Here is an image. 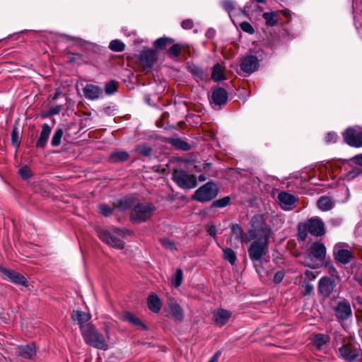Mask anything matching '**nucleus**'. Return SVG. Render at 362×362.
I'll return each instance as SVG.
<instances>
[{
    "label": "nucleus",
    "mask_w": 362,
    "mask_h": 362,
    "mask_svg": "<svg viewBox=\"0 0 362 362\" xmlns=\"http://www.w3.org/2000/svg\"><path fill=\"white\" fill-rule=\"evenodd\" d=\"M221 6L228 13H230L231 11H233L235 8V4L231 0H224V1H223L221 2Z\"/></svg>",
    "instance_id": "a18cd8bd"
},
{
    "label": "nucleus",
    "mask_w": 362,
    "mask_h": 362,
    "mask_svg": "<svg viewBox=\"0 0 362 362\" xmlns=\"http://www.w3.org/2000/svg\"><path fill=\"white\" fill-rule=\"evenodd\" d=\"M11 140H12V144L15 146H19V144H20V137H19V135H18V133L16 129H14L13 130V132H12Z\"/></svg>",
    "instance_id": "603ef678"
},
{
    "label": "nucleus",
    "mask_w": 362,
    "mask_h": 362,
    "mask_svg": "<svg viewBox=\"0 0 362 362\" xmlns=\"http://www.w3.org/2000/svg\"><path fill=\"white\" fill-rule=\"evenodd\" d=\"M19 174L23 179H28L31 176V171L28 166L25 165L19 169Z\"/></svg>",
    "instance_id": "49530a36"
},
{
    "label": "nucleus",
    "mask_w": 362,
    "mask_h": 362,
    "mask_svg": "<svg viewBox=\"0 0 362 362\" xmlns=\"http://www.w3.org/2000/svg\"><path fill=\"white\" fill-rule=\"evenodd\" d=\"M230 199L229 197H225L223 198L217 199L212 204V206L223 208L228 206L230 203Z\"/></svg>",
    "instance_id": "58836bf2"
},
{
    "label": "nucleus",
    "mask_w": 362,
    "mask_h": 362,
    "mask_svg": "<svg viewBox=\"0 0 362 362\" xmlns=\"http://www.w3.org/2000/svg\"><path fill=\"white\" fill-rule=\"evenodd\" d=\"M335 316L339 320H348L352 315V310L349 302L339 301L334 308Z\"/></svg>",
    "instance_id": "f8f14e48"
},
{
    "label": "nucleus",
    "mask_w": 362,
    "mask_h": 362,
    "mask_svg": "<svg viewBox=\"0 0 362 362\" xmlns=\"http://www.w3.org/2000/svg\"><path fill=\"white\" fill-rule=\"evenodd\" d=\"M173 42V40L170 37H160L157 39L154 42V47L156 49H164L167 45L171 44Z\"/></svg>",
    "instance_id": "c9c22d12"
},
{
    "label": "nucleus",
    "mask_w": 362,
    "mask_h": 362,
    "mask_svg": "<svg viewBox=\"0 0 362 362\" xmlns=\"http://www.w3.org/2000/svg\"><path fill=\"white\" fill-rule=\"evenodd\" d=\"M63 136V130L62 129H58L54 133V135L52 138L51 144L53 146H58L61 144V139Z\"/></svg>",
    "instance_id": "4c0bfd02"
},
{
    "label": "nucleus",
    "mask_w": 362,
    "mask_h": 362,
    "mask_svg": "<svg viewBox=\"0 0 362 362\" xmlns=\"http://www.w3.org/2000/svg\"><path fill=\"white\" fill-rule=\"evenodd\" d=\"M211 78L216 81L225 80V68L219 64L214 65L211 73Z\"/></svg>",
    "instance_id": "bb28decb"
},
{
    "label": "nucleus",
    "mask_w": 362,
    "mask_h": 362,
    "mask_svg": "<svg viewBox=\"0 0 362 362\" xmlns=\"http://www.w3.org/2000/svg\"><path fill=\"white\" fill-rule=\"evenodd\" d=\"M228 94L225 89L218 88L215 89L211 95L212 105L220 106L226 103Z\"/></svg>",
    "instance_id": "412c9836"
},
{
    "label": "nucleus",
    "mask_w": 362,
    "mask_h": 362,
    "mask_svg": "<svg viewBox=\"0 0 362 362\" xmlns=\"http://www.w3.org/2000/svg\"><path fill=\"white\" fill-rule=\"evenodd\" d=\"M18 354L24 358H31L36 354L35 346L34 344L21 346L18 349Z\"/></svg>",
    "instance_id": "393cba45"
},
{
    "label": "nucleus",
    "mask_w": 362,
    "mask_h": 362,
    "mask_svg": "<svg viewBox=\"0 0 362 362\" xmlns=\"http://www.w3.org/2000/svg\"><path fill=\"white\" fill-rule=\"evenodd\" d=\"M132 233L131 230L126 228H115L112 233L104 230H98V235L101 240L117 249H122L124 247V243L121 238L130 235Z\"/></svg>",
    "instance_id": "f257e3e1"
},
{
    "label": "nucleus",
    "mask_w": 362,
    "mask_h": 362,
    "mask_svg": "<svg viewBox=\"0 0 362 362\" xmlns=\"http://www.w3.org/2000/svg\"><path fill=\"white\" fill-rule=\"evenodd\" d=\"M124 47V44L119 40H112L109 44V48L114 52H122Z\"/></svg>",
    "instance_id": "e433bc0d"
},
{
    "label": "nucleus",
    "mask_w": 362,
    "mask_h": 362,
    "mask_svg": "<svg viewBox=\"0 0 362 362\" xmlns=\"http://www.w3.org/2000/svg\"><path fill=\"white\" fill-rule=\"evenodd\" d=\"M61 111V106L57 105L51 109L50 112L52 114L55 115L58 114Z\"/></svg>",
    "instance_id": "e2e57ef3"
},
{
    "label": "nucleus",
    "mask_w": 362,
    "mask_h": 362,
    "mask_svg": "<svg viewBox=\"0 0 362 362\" xmlns=\"http://www.w3.org/2000/svg\"><path fill=\"white\" fill-rule=\"evenodd\" d=\"M161 245L165 248L173 250L175 248V243L169 239L163 238L160 240Z\"/></svg>",
    "instance_id": "8fccbe9b"
},
{
    "label": "nucleus",
    "mask_w": 362,
    "mask_h": 362,
    "mask_svg": "<svg viewBox=\"0 0 362 362\" xmlns=\"http://www.w3.org/2000/svg\"><path fill=\"white\" fill-rule=\"evenodd\" d=\"M223 258L228 261L231 264H234L236 262V254L230 248H223Z\"/></svg>",
    "instance_id": "72a5a7b5"
},
{
    "label": "nucleus",
    "mask_w": 362,
    "mask_h": 362,
    "mask_svg": "<svg viewBox=\"0 0 362 362\" xmlns=\"http://www.w3.org/2000/svg\"><path fill=\"white\" fill-rule=\"evenodd\" d=\"M1 272L5 278H7L11 281L17 284H21L25 286H27L28 282L26 279L20 273L4 268L1 269Z\"/></svg>",
    "instance_id": "aec40b11"
},
{
    "label": "nucleus",
    "mask_w": 362,
    "mask_h": 362,
    "mask_svg": "<svg viewBox=\"0 0 362 362\" xmlns=\"http://www.w3.org/2000/svg\"><path fill=\"white\" fill-rule=\"evenodd\" d=\"M212 315L216 325L222 327L228 322L232 315V313L223 308H218L212 312Z\"/></svg>",
    "instance_id": "dca6fc26"
},
{
    "label": "nucleus",
    "mask_w": 362,
    "mask_h": 362,
    "mask_svg": "<svg viewBox=\"0 0 362 362\" xmlns=\"http://www.w3.org/2000/svg\"><path fill=\"white\" fill-rule=\"evenodd\" d=\"M329 341V337L327 334H317L313 338V344L318 350H322L323 346L326 345Z\"/></svg>",
    "instance_id": "c756f323"
},
{
    "label": "nucleus",
    "mask_w": 362,
    "mask_h": 362,
    "mask_svg": "<svg viewBox=\"0 0 362 362\" xmlns=\"http://www.w3.org/2000/svg\"><path fill=\"white\" fill-rule=\"evenodd\" d=\"M148 307L153 313H158L161 308L162 303L156 294H151L147 299Z\"/></svg>",
    "instance_id": "a878e982"
},
{
    "label": "nucleus",
    "mask_w": 362,
    "mask_h": 362,
    "mask_svg": "<svg viewBox=\"0 0 362 362\" xmlns=\"http://www.w3.org/2000/svg\"><path fill=\"white\" fill-rule=\"evenodd\" d=\"M218 192L216 185L208 182L195 191L193 199L200 202H209L217 196Z\"/></svg>",
    "instance_id": "423d86ee"
},
{
    "label": "nucleus",
    "mask_w": 362,
    "mask_h": 362,
    "mask_svg": "<svg viewBox=\"0 0 362 362\" xmlns=\"http://www.w3.org/2000/svg\"><path fill=\"white\" fill-rule=\"evenodd\" d=\"M311 254L317 259L323 260L326 255V247L321 243H314L310 246Z\"/></svg>",
    "instance_id": "5701e85b"
},
{
    "label": "nucleus",
    "mask_w": 362,
    "mask_h": 362,
    "mask_svg": "<svg viewBox=\"0 0 362 362\" xmlns=\"http://www.w3.org/2000/svg\"><path fill=\"white\" fill-rule=\"evenodd\" d=\"M182 281V272L180 269L176 270L174 279L173 280V284L175 287H179Z\"/></svg>",
    "instance_id": "a19ab883"
},
{
    "label": "nucleus",
    "mask_w": 362,
    "mask_h": 362,
    "mask_svg": "<svg viewBox=\"0 0 362 362\" xmlns=\"http://www.w3.org/2000/svg\"><path fill=\"white\" fill-rule=\"evenodd\" d=\"M206 230H207V233H209V235H210L211 236L214 237L216 234V227L213 225L209 226L207 227Z\"/></svg>",
    "instance_id": "052dcab7"
},
{
    "label": "nucleus",
    "mask_w": 362,
    "mask_h": 362,
    "mask_svg": "<svg viewBox=\"0 0 362 362\" xmlns=\"http://www.w3.org/2000/svg\"><path fill=\"white\" fill-rule=\"evenodd\" d=\"M327 270H328V274L331 276V277H329V278L331 279H334L336 281H338L339 278L338 273H337V271L335 269V267L333 266H329V267H328Z\"/></svg>",
    "instance_id": "3c124183"
},
{
    "label": "nucleus",
    "mask_w": 362,
    "mask_h": 362,
    "mask_svg": "<svg viewBox=\"0 0 362 362\" xmlns=\"http://www.w3.org/2000/svg\"><path fill=\"white\" fill-rule=\"evenodd\" d=\"M168 316L175 321L181 322L184 317L183 310L175 301H170L166 308Z\"/></svg>",
    "instance_id": "a211bd4d"
},
{
    "label": "nucleus",
    "mask_w": 362,
    "mask_h": 362,
    "mask_svg": "<svg viewBox=\"0 0 362 362\" xmlns=\"http://www.w3.org/2000/svg\"><path fill=\"white\" fill-rule=\"evenodd\" d=\"M136 202V198L135 196L129 195L116 199L113 202V206L119 211H125L132 207Z\"/></svg>",
    "instance_id": "6ab92c4d"
},
{
    "label": "nucleus",
    "mask_w": 362,
    "mask_h": 362,
    "mask_svg": "<svg viewBox=\"0 0 362 362\" xmlns=\"http://www.w3.org/2000/svg\"><path fill=\"white\" fill-rule=\"evenodd\" d=\"M305 228L314 236H322L325 233V225L318 217L308 219L305 223Z\"/></svg>",
    "instance_id": "9d476101"
},
{
    "label": "nucleus",
    "mask_w": 362,
    "mask_h": 362,
    "mask_svg": "<svg viewBox=\"0 0 362 362\" xmlns=\"http://www.w3.org/2000/svg\"><path fill=\"white\" fill-rule=\"evenodd\" d=\"M296 200L294 195L288 192H282L278 195L279 205L284 211L292 210L295 207Z\"/></svg>",
    "instance_id": "4468645a"
},
{
    "label": "nucleus",
    "mask_w": 362,
    "mask_h": 362,
    "mask_svg": "<svg viewBox=\"0 0 362 362\" xmlns=\"http://www.w3.org/2000/svg\"><path fill=\"white\" fill-rule=\"evenodd\" d=\"M92 346L102 350L108 349V344L104 336L95 332L92 328Z\"/></svg>",
    "instance_id": "4be33fe9"
},
{
    "label": "nucleus",
    "mask_w": 362,
    "mask_h": 362,
    "mask_svg": "<svg viewBox=\"0 0 362 362\" xmlns=\"http://www.w3.org/2000/svg\"><path fill=\"white\" fill-rule=\"evenodd\" d=\"M83 94L86 98L90 99V86L89 85L87 84L83 88Z\"/></svg>",
    "instance_id": "680f3d73"
},
{
    "label": "nucleus",
    "mask_w": 362,
    "mask_h": 362,
    "mask_svg": "<svg viewBox=\"0 0 362 362\" xmlns=\"http://www.w3.org/2000/svg\"><path fill=\"white\" fill-rule=\"evenodd\" d=\"M231 230L233 235H235V239L240 240L242 243H248L250 241L245 240L249 236V232L246 235H244L243 230L240 226L238 224L233 225Z\"/></svg>",
    "instance_id": "cd10ccee"
},
{
    "label": "nucleus",
    "mask_w": 362,
    "mask_h": 362,
    "mask_svg": "<svg viewBox=\"0 0 362 362\" xmlns=\"http://www.w3.org/2000/svg\"><path fill=\"white\" fill-rule=\"evenodd\" d=\"M51 133V128L47 124H43L40 136L36 142L37 148H44Z\"/></svg>",
    "instance_id": "b1692460"
},
{
    "label": "nucleus",
    "mask_w": 362,
    "mask_h": 362,
    "mask_svg": "<svg viewBox=\"0 0 362 362\" xmlns=\"http://www.w3.org/2000/svg\"><path fill=\"white\" fill-rule=\"evenodd\" d=\"M281 13L286 16V17H288L290 16V13H289V11H282Z\"/></svg>",
    "instance_id": "338daca9"
},
{
    "label": "nucleus",
    "mask_w": 362,
    "mask_h": 362,
    "mask_svg": "<svg viewBox=\"0 0 362 362\" xmlns=\"http://www.w3.org/2000/svg\"><path fill=\"white\" fill-rule=\"evenodd\" d=\"M251 228L249 230V236L246 240H252L259 235H264L267 229L269 230V235H272V231L271 228L267 225L265 220L262 215H255L250 221Z\"/></svg>",
    "instance_id": "39448f33"
},
{
    "label": "nucleus",
    "mask_w": 362,
    "mask_h": 362,
    "mask_svg": "<svg viewBox=\"0 0 362 362\" xmlns=\"http://www.w3.org/2000/svg\"><path fill=\"white\" fill-rule=\"evenodd\" d=\"M285 276V272L283 270L277 272L274 276V282L275 284H279L283 280Z\"/></svg>",
    "instance_id": "864d4df0"
},
{
    "label": "nucleus",
    "mask_w": 362,
    "mask_h": 362,
    "mask_svg": "<svg viewBox=\"0 0 362 362\" xmlns=\"http://www.w3.org/2000/svg\"><path fill=\"white\" fill-rule=\"evenodd\" d=\"M71 318L74 323L79 326L86 342L88 344H90V314L79 310H74L71 314Z\"/></svg>",
    "instance_id": "20e7f679"
},
{
    "label": "nucleus",
    "mask_w": 362,
    "mask_h": 362,
    "mask_svg": "<svg viewBox=\"0 0 362 362\" xmlns=\"http://www.w3.org/2000/svg\"><path fill=\"white\" fill-rule=\"evenodd\" d=\"M136 151L141 154V155H144V156H148L150 155L151 152V148L147 146H138L136 148Z\"/></svg>",
    "instance_id": "09e8293b"
},
{
    "label": "nucleus",
    "mask_w": 362,
    "mask_h": 362,
    "mask_svg": "<svg viewBox=\"0 0 362 362\" xmlns=\"http://www.w3.org/2000/svg\"><path fill=\"white\" fill-rule=\"evenodd\" d=\"M264 231L266 233L264 235H259L254 239L255 241L248 249L249 256L252 260L259 261L267 251L268 241L271 235L268 229Z\"/></svg>",
    "instance_id": "f03ea898"
},
{
    "label": "nucleus",
    "mask_w": 362,
    "mask_h": 362,
    "mask_svg": "<svg viewBox=\"0 0 362 362\" xmlns=\"http://www.w3.org/2000/svg\"><path fill=\"white\" fill-rule=\"evenodd\" d=\"M129 158V154L127 151L123 150H117L113 151L110 156V160L111 162H122L127 160Z\"/></svg>",
    "instance_id": "7c9ffc66"
},
{
    "label": "nucleus",
    "mask_w": 362,
    "mask_h": 362,
    "mask_svg": "<svg viewBox=\"0 0 362 362\" xmlns=\"http://www.w3.org/2000/svg\"><path fill=\"white\" fill-rule=\"evenodd\" d=\"M338 281L331 279L329 277H322L318 282L319 293L325 298L331 296L336 293V287Z\"/></svg>",
    "instance_id": "1a4fd4ad"
},
{
    "label": "nucleus",
    "mask_w": 362,
    "mask_h": 362,
    "mask_svg": "<svg viewBox=\"0 0 362 362\" xmlns=\"http://www.w3.org/2000/svg\"><path fill=\"white\" fill-rule=\"evenodd\" d=\"M157 59V54L154 49H144L140 54V62L143 66L151 69Z\"/></svg>",
    "instance_id": "f3484780"
},
{
    "label": "nucleus",
    "mask_w": 362,
    "mask_h": 362,
    "mask_svg": "<svg viewBox=\"0 0 362 362\" xmlns=\"http://www.w3.org/2000/svg\"><path fill=\"white\" fill-rule=\"evenodd\" d=\"M115 108L112 106H107L103 110V112L107 115H113L115 114Z\"/></svg>",
    "instance_id": "13d9d810"
},
{
    "label": "nucleus",
    "mask_w": 362,
    "mask_h": 362,
    "mask_svg": "<svg viewBox=\"0 0 362 362\" xmlns=\"http://www.w3.org/2000/svg\"><path fill=\"white\" fill-rule=\"evenodd\" d=\"M183 46L180 44L173 45L169 49V54L172 57H177L180 54V51Z\"/></svg>",
    "instance_id": "ea45409f"
},
{
    "label": "nucleus",
    "mask_w": 362,
    "mask_h": 362,
    "mask_svg": "<svg viewBox=\"0 0 362 362\" xmlns=\"http://www.w3.org/2000/svg\"><path fill=\"white\" fill-rule=\"evenodd\" d=\"M240 28L249 34H252L255 32L253 27L248 22L244 21L240 24Z\"/></svg>",
    "instance_id": "de8ad7c7"
},
{
    "label": "nucleus",
    "mask_w": 362,
    "mask_h": 362,
    "mask_svg": "<svg viewBox=\"0 0 362 362\" xmlns=\"http://www.w3.org/2000/svg\"><path fill=\"white\" fill-rule=\"evenodd\" d=\"M99 212L104 216H109L112 214V209L106 204H101L99 206Z\"/></svg>",
    "instance_id": "c03bdc74"
},
{
    "label": "nucleus",
    "mask_w": 362,
    "mask_h": 362,
    "mask_svg": "<svg viewBox=\"0 0 362 362\" xmlns=\"http://www.w3.org/2000/svg\"><path fill=\"white\" fill-rule=\"evenodd\" d=\"M303 289L305 295H311L314 291L313 286L310 283H305L303 285Z\"/></svg>",
    "instance_id": "5fc2aeb1"
},
{
    "label": "nucleus",
    "mask_w": 362,
    "mask_h": 362,
    "mask_svg": "<svg viewBox=\"0 0 362 362\" xmlns=\"http://www.w3.org/2000/svg\"><path fill=\"white\" fill-rule=\"evenodd\" d=\"M220 351L216 352L214 356L209 360V362H216L218 357L220 356Z\"/></svg>",
    "instance_id": "0e129e2a"
},
{
    "label": "nucleus",
    "mask_w": 362,
    "mask_h": 362,
    "mask_svg": "<svg viewBox=\"0 0 362 362\" xmlns=\"http://www.w3.org/2000/svg\"><path fill=\"white\" fill-rule=\"evenodd\" d=\"M173 144L177 148L184 150V151H187L190 148L189 144H188L187 142L182 141L180 139H175L173 141Z\"/></svg>",
    "instance_id": "37998d69"
},
{
    "label": "nucleus",
    "mask_w": 362,
    "mask_h": 362,
    "mask_svg": "<svg viewBox=\"0 0 362 362\" xmlns=\"http://www.w3.org/2000/svg\"><path fill=\"white\" fill-rule=\"evenodd\" d=\"M356 300L359 304L362 305V298L356 297Z\"/></svg>",
    "instance_id": "774afa93"
},
{
    "label": "nucleus",
    "mask_w": 362,
    "mask_h": 362,
    "mask_svg": "<svg viewBox=\"0 0 362 362\" xmlns=\"http://www.w3.org/2000/svg\"><path fill=\"white\" fill-rule=\"evenodd\" d=\"M206 180V177L204 175H201L199 176V180L203 182Z\"/></svg>",
    "instance_id": "69168bd1"
},
{
    "label": "nucleus",
    "mask_w": 362,
    "mask_h": 362,
    "mask_svg": "<svg viewBox=\"0 0 362 362\" xmlns=\"http://www.w3.org/2000/svg\"><path fill=\"white\" fill-rule=\"evenodd\" d=\"M123 318L125 321L134 325L141 326L142 327L145 328V326L143 325L140 319L131 313H124Z\"/></svg>",
    "instance_id": "473e14b6"
},
{
    "label": "nucleus",
    "mask_w": 362,
    "mask_h": 362,
    "mask_svg": "<svg viewBox=\"0 0 362 362\" xmlns=\"http://www.w3.org/2000/svg\"><path fill=\"white\" fill-rule=\"evenodd\" d=\"M182 27L185 29H190L193 27V21L190 19L184 20L182 22Z\"/></svg>",
    "instance_id": "4d7b16f0"
},
{
    "label": "nucleus",
    "mask_w": 362,
    "mask_h": 362,
    "mask_svg": "<svg viewBox=\"0 0 362 362\" xmlns=\"http://www.w3.org/2000/svg\"><path fill=\"white\" fill-rule=\"evenodd\" d=\"M279 12H266L264 13L262 16L266 21V25L268 26H274L278 23Z\"/></svg>",
    "instance_id": "2f4dec72"
},
{
    "label": "nucleus",
    "mask_w": 362,
    "mask_h": 362,
    "mask_svg": "<svg viewBox=\"0 0 362 362\" xmlns=\"http://www.w3.org/2000/svg\"><path fill=\"white\" fill-rule=\"evenodd\" d=\"M351 160L357 165L362 166V153L355 156Z\"/></svg>",
    "instance_id": "bf43d9fd"
},
{
    "label": "nucleus",
    "mask_w": 362,
    "mask_h": 362,
    "mask_svg": "<svg viewBox=\"0 0 362 362\" xmlns=\"http://www.w3.org/2000/svg\"><path fill=\"white\" fill-rule=\"evenodd\" d=\"M118 83L115 81H110L105 85V93L110 95H113L117 91Z\"/></svg>",
    "instance_id": "f704fd0d"
},
{
    "label": "nucleus",
    "mask_w": 362,
    "mask_h": 362,
    "mask_svg": "<svg viewBox=\"0 0 362 362\" xmlns=\"http://www.w3.org/2000/svg\"><path fill=\"white\" fill-rule=\"evenodd\" d=\"M104 95V92L101 88L97 86H92V100L98 99Z\"/></svg>",
    "instance_id": "79ce46f5"
},
{
    "label": "nucleus",
    "mask_w": 362,
    "mask_h": 362,
    "mask_svg": "<svg viewBox=\"0 0 362 362\" xmlns=\"http://www.w3.org/2000/svg\"><path fill=\"white\" fill-rule=\"evenodd\" d=\"M173 180L182 189H193L197 186V179L182 170H175L173 173Z\"/></svg>",
    "instance_id": "0eeeda50"
},
{
    "label": "nucleus",
    "mask_w": 362,
    "mask_h": 362,
    "mask_svg": "<svg viewBox=\"0 0 362 362\" xmlns=\"http://www.w3.org/2000/svg\"><path fill=\"white\" fill-rule=\"evenodd\" d=\"M344 141L354 147L362 146V128L356 126L348 128L343 134Z\"/></svg>",
    "instance_id": "6e6552de"
},
{
    "label": "nucleus",
    "mask_w": 362,
    "mask_h": 362,
    "mask_svg": "<svg viewBox=\"0 0 362 362\" xmlns=\"http://www.w3.org/2000/svg\"><path fill=\"white\" fill-rule=\"evenodd\" d=\"M338 353L339 357L349 362L354 361L359 354L358 350L350 344H344L340 347Z\"/></svg>",
    "instance_id": "ddd939ff"
},
{
    "label": "nucleus",
    "mask_w": 362,
    "mask_h": 362,
    "mask_svg": "<svg viewBox=\"0 0 362 362\" xmlns=\"http://www.w3.org/2000/svg\"><path fill=\"white\" fill-rule=\"evenodd\" d=\"M259 66V62L256 57L247 55L243 58L240 64L241 70L246 74H250L255 71Z\"/></svg>",
    "instance_id": "2eb2a0df"
},
{
    "label": "nucleus",
    "mask_w": 362,
    "mask_h": 362,
    "mask_svg": "<svg viewBox=\"0 0 362 362\" xmlns=\"http://www.w3.org/2000/svg\"><path fill=\"white\" fill-rule=\"evenodd\" d=\"M344 247V243H339L334 245L333 251L334 259L343 264L349 262L352 258L351 252L345 249Z\"/></svg>",
    "instance_id": "9b49d317"
},
{
    "label": "nucleus",
    "mask_w": 362,
    "mask_h": 362,
    "mask_svg": "<svg viewBox=\"0 0 362 362\" xmlns=\"http://www.w3.org/2000/svg\"><path fill=\"white\" fill-rule=\"evenodd\" d=\"M156 206L148 202L139 203L134 206L130 214V219L132 222L140 223L146 221L155 213Z\"/></svg>",
    "instance_id": "7ed1b4c3"
},
{
    "label": "nucleus",
    "mask_w": 362,
    "mask_h": 362,
    "mask_svg": "<svg viewBox=\"0 0 362 362\" xmlns=\"http://www.w3.org/2000/svg\"><path fill=\"white\" fill-rule=\"evenodd\" d=\"M337 135L335 133L329 132L327 134L325 139L327 144L336 142Z\"/></svg>",
    "instance_id": "6e6d98bb"
},
{
    "label": "nucleus",
    "mask_w": 362,
    "mask_h": 362,
    "mask_svg": "<svg viewBox=\"0 0 362 362\" xmlns=\"http://www.w3.org/2000/svg\"><path fill=\"white\" fill-rule=\"evenodd\" d=\"M317 206L320 210L327 211L333 208L334 202L330 197L324 196L318 199Z\"/></svg>",
    "instance_id": "c85d7f7f"
}]
</instances>
